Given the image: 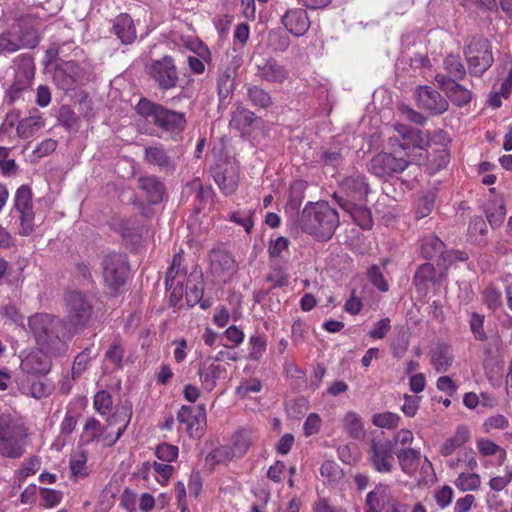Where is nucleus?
Listing matches in <instances>:
<instances>
[{"label":"nucleus","mask_w":512,"mask_h":512,"mask_svg":"<svg viewBox=\"0 0 512 512\" xmlns=\"http://www.w3.org/2000/svg\"><path fill=\"white\" fill-rule=\"evenodd\" d=\"M71 339L63 319L45 313L34 314V341L41 354L39 357L34 355V364L40 365L37 371L48 373L52 367V358L65 355Z\"/></svg>","instance_id":"obj_1"},{"label":"nucleus","mask_w":512,"mask_h":512,"mask_svg":"<svg viewBox=\"0 0 512 512\" xmlns=\"http://www.w3.org/2000/svg\"><path fill=\"white\" fill-rule=\"evenodd\" d=\"M369 192L370 187L365 176L351 175L341 181L339 191L333 194V198L352 220L367 230L373 225L371 211L367 207Z\"/></svg>","instance_id":"obj_2"},{"label":"nucleus","mask_w":512,"mask_h":512,"mask_svg":"<svg viewBox=\"0 0 512 512\" xmlns=\"http://www.w3.org/2000/svg\"><path fill=\"white\" fill-rule=\"evenodd\" d=\"M301 229L319 241L332 238L339 226L338 212L327 202H309L302 210L299 220Z\"/></svg>","instance_id":"obj_3"},{"label":"nucleus","mask_w":512,"mask_h":512,"mask_svg":"<svg viewBox=\"0 0 512 512\" xmlns=\"http://www.w3.org/2000/svg\"><path fill=\"white\" fill-rule=\"evenodd\" d=\"M426 156L410 153V144L400 142L399 148L393 152H379L368 163V170L374 176L386 180L405 171L410 164H420Z\"/></svg>","instance_id":"obj_4"},{"label":"nucleus","mask_w":512,"mask_h":512,"mask_svg":"<svg viewBox=\"0 0 512 512\" xmlns=\"http://www.w3.org/2000/svg\"><path fill=\"white\" fill-rule=\"evenodd\" d=\"M131 416L132 408L130 405L125 404L116 408L115 413L107 419L108 424L106 426H102L100 422L93 417L87 419L84 425L82 441L86 444H89L106 434L110 426L118 425L115 437L113 439H109L108 434L104 436V439L107 440V445L112 446L126 430L128 424L130 423Z\"/></svg>","instance_id":"obj_5"},{"label":"nucleus","mask_w":512,"mask_h":512,"mask_svg":"<svg viewBox=\"0 0 512 512\" xmlns=\"http://www.w3.org/2000/svg\"><path fill=\"white\" fill-rule=\"evenodd\" d=\"M66 322L68 337H73L87 327L92 314L91 299L83 292L72 290L65 294Z\"/></svg>","instance_id":"obj_6"},{"label":"nucleus","mask_w":512,"mask_h":512,"mask_svg":"<svg viewBox=\"0 0 512 512\" xmlns=\"http://www.w3.org/2000/svg\"><path fill=\"white\" fill-rule=\"evenodd\" d=\"M27 430L11 415H0V455L18 458L24 452Z\"/></svg>","instance_id":"obj_7"},{"label":"nucleus","mask_w":512,"mask_h":512,"mask_svg":"<svg viewBox=\"0 0 512 512\" xmlns=\"http://www.w3.org/2000/svg\"><path fill=\"white\" fill-rule=\"evenodd\" d=\"M102 277L105 286L112 295L122 291L129 275V262L125 254L112 252L105 255L101 262Z\"/></svg>","instance_id":"obj_8"},{"label":"nucleus","mask_w":512,"mask_h":512,"mask_svg":"<svg viewBox=\"0 0 512 512\" xmlns=\"http://www.w3.org/2000/svg\"><path fill=\"white\" fill-rule=\"evenodd\" d=\"M469 73L482 76L493 64L491 44L484 37H474L464 50Z\"/></svg>","instance_id":"obj_9"},{"label":"nucleus","mask_w":512,"mask_h":512,"mask_svg":"<svg viewBox=\"0 0 512 512\" xmlns=\"http://www.w3.org/2000/svg\"><path fill=\"white\" fill-rule=\"evenodd\" d=\"M86 71L74 61H62L57 64L53 74L55 85L64 91L75 90L88 80Z\"/></svg>","instance_id":"obj_10"},{"label":"nucleus","mask_w":512,"mask_h":512,"mask_svg":"<svg viewBox=\"0 0 512 512\" xmlns=\"http://www.w3.org/2000/svg\"><path fill=\"white\" fill-rule=\"evenodd\" d=\"M394 443L375 437L371 439L368 455L372 467L379 473H391L394 468Z\"/></svg>","instance_id":"obj_11"},{"label":"nucleus","mask_w":512,"mask_h":512,"mask_svg":"<svg viewBox=\"0 0 512 512\" xmlns=\"http://www.w3.org/2000/svg\"><path fill=\"white\" fill-rule=\"evenodd\" d=\"M149 75L160 90L167 91L173 89L179 82L175 61L172 56L168 55L152 61L149 67Z\"/></svg>","instance_id":"obj_12"},{"label":"nucleus","mask_w":512,"mask_h":512,"mask_svg":"<svg viewBox=\"0 0 512 512\" xmlns=\"http://www.w3.org/2000/svg\"><path fill=\"white\" fill-rule=\"evenodd\" d=\"M255 75L266 82L282 84L288 79V70L272 56L254 54L251 58Z\"/></svg>","instance_id":"obj_13"},{"label":"nucleus","mask_w":512,"mask_h":512,"mask_svg":"<svg viewBox=\"0 0 512 512\" xmlns=\"http://www.w3.org/2000/svg\"><path fill=\"white\" fill-rule=\"evenodd\" d=\"M177 420L186 425V432L191 438L199 439L206 428V410L204 404L198 406L183 405L177 413Z\"/></svg>","instance_id":"obj_14"},{"label":"nucleus","mask_w":512,"mask_h":512,"mask_svg":"<svg viewBox=\"0 0 512 512\" xmlns=\"http://www.w3.org/2000/svg\"><path fill=\"white\" fill-rule=\"evenodd\" d=\"M15 33L19 34L17 40H13L9 35H0V53L15 52L21 47L30 46L32 43V17L30 15L21 16L13 26Z\"/></svg>","instance_id":"obj_15"},{"label":"nucleus","mask_w":512,"mask_h":512,"mask_svg":"<svg viewBox=\"0 0 512 512\" xmlns=\"http://www.w3.org/2000/svg\"><path fill=\"white\" fill-rule=\"evenodd\" d=\"M14 209L20 221L19 233L28 236L32 233V189L28 184L20 186L14 196Z\"/></svg>","instance_id":"obj_16"},{"label":"nucleus","mask_w":512,"mask_h":512,"mask_svg":"<svg viewBox=\"0 0 512 512\" xmlns=\"http://www.w3.org/2000/svg\"><path fill=\"white\" fill-rule=\"evenodd\" d=\"M210 273L217 281L227 282L237 272L238 266L228 251L212 249L209 252Z\"/></svg>","instance_id":"obj_17"},{"label":"nucleus","mask_w":512,"mask_h":512,"mask_svg":"<svg viewBox=\"0 0 512 512\" xmlns=\"http://www.w3.org/2000/svg\"><path fill=\"white\" fill-rule=\"evenodd\" d=\"M421 254L425 259L437 258V265L442 267L444 276L448 267L454 261L453 252L445 249V244L436 235H428L421 239Z\"/></svg>","instance_id":"obj_18"},{"label":"nucleus","mask_w":512,"mask_h":512,"mask_svg":"<svg viewBox=\"0 0 512 512\" xmlns=\"http://www.w3.org/2000/svg\"><path fill=\"white\" fill-rule=\"evenodd\" d=\"M212 176L224 194L230 195L236 191L239 182V169L236 163L226 161L216 164L212 169Z\"/></svg>","instance_id":"obj_19"},{"label":"nucleus","mask_w":512,"mask_h":512,"mask_svg":"<svg viewBox=\"0 0 512 512\" xmlns=\"http://www.w3.org/2000/svg\"><path fill=\"white\" fill-rule=\"evenodd\" d=\"M415 97L418 106L434 115L443 114L449 108V103L445 97L430 86H418L415 90Z\"/></svg>","instance_id":"obj_20"},{"label":"nucleus","mask_w":512,"mask_h":512,"mask_svg":"<svg viewBox=\"0 0 512 512\" xmlns=\"http://www.w3.org/2000/svg\"><path fill=\"white\" fill-rule=\"evenodd\" d=\"M32 83V58L22 55L18 64L16 81L9 89L11 101H16L24 93H29Z\"/></svg>","instance_id":"obj_21"},{"label":"nucleus","mask_w":512,"mask_h":512,"mask_svg":"<svg viewBox=\"0 0 512 512\" xmlns=\"http://www.w3.org/2000/svg\"><path fill=\"white\" fill-rule=\"evenodd\" d=\"M435 81L454 105L462 107L470 103L472 92L457 81L446 79V76L440 73L436 74Z\"/></svg>","instance_id":"obj_22"},{"label":"nucleus","mask_w":512,"mask_h":512,"mask_svg":"<svg viewBox=\"0 0 512 512\" xmlns=\"http://www.w3.org/2000/svg\"><path fill=\"white\" fill-rule=\"evenodd\" d=\"M281 24L293 36L301 37L309 30L311 22L306 10L292 8L281 16Z\"/></svg>","instance_id":"obj_23"},{"label":"nucleus","mask_w":512,"mask_h":512,"mask_svg":"<svg viewBox=\"0 0 512 512\" xmlns=\"http://www.w3.org/2000/svg\"><path fill=\"white\" fill-rule=\"evenodd\" d=\"M144 159L147 163L157 166L160 171L167 174H173L176 170L174 160L161 144L146 147Z\"/></svg>","instance_id":"obj_24"},{"label":"nucleus","mask_w":512,"mask_h":512,"mask_svg":"<svg viewBox=\"0 0 512 512\" xmlns=\"http://www.w3.org/2000/svg\"><path fill=\"white\" fill-rule=\"evenodd\" d=\"M138 188L144 193L146 200L150 204L160 203L165 195L163 182L154 175L139 177Z\"/></svg>","instance_id":"obj_25"},{"label":"nucleus","mask_w":512,"mask_h":512,"mask_svg":"<svg viewBox=\"0 0 512 512\" xmlns=\"http://www.w3.org/2000/svg\"><path fill=\"white\" fill-rule=\"evenodd\" d=\"M226 369L220 365L210 361V358L200 363L198 375L202 384V387L206 391H212L217 386V380L221 377V374L225 373Z\"/></svg>","instance_id":"obj_26"},{"label":"nucleus","mask_w":512,"mask_h":512,"mask_svg":"<svg viewBox=\"0 0 512 512\" xmlns=\"http://www.w3.org/2000/svg\"><path fill=\"white\" fill-rule=\"evenodd\" d=\"M157 127L166 132H181L186 127L185 113L163 106Z\"/></svg>","instance_id":"obj_27"},{"label":"nucleus","mask_w":512,"mask_h":512,"mask_svg":"<svg viewBox=\"0 0 512 512\" xmlns=\"http://www.w3.org/2000/svg\"><path fill=\"white\" fill-rule=\"evenodd\" d=\"M112 30L122 44H131L136 39L133 20L126 13H121L114 19Z\"/></svg>","instance_id":"obj_28"},{"label":"nucleus","mask_w":512,"mask_h":512,"mask_svg":"<svg viewBox=\"0 0 512 512\" xmlns=\"http://www.w3.org/2000/svg\"><path fill=\"white\" fill-rule=\"evenodd\" d=\"M454 361L451 347L445 343H439L431 351V364L437 373H445Z\"/></svg>","instance_id":"obj_29"},{"label":"nucleus","mask_w":512,"mask_h":512,"mask_svg":"<svg viewBox=\"0 0 512 512\" xmlns=\"http://www.w3.org/2000/svg\"><path fill=\"white\" fill-rule=\"evenodd\" d=\"M236 67L225 68L218 77L217 89L219 95V106L226 105V100L234 91Z\"/></svg>","instance_id":"obj_30"},{"label":"nucleus","mask_w":512,"mask_h":512,"mask_svg":"<svg viewBox=\"0 0 512 512\" xmlns=\"http://www.w3.org/2000/svg\"><path fill=\"white\" fill-rule=\"evenodd\" d=\"M470 440V431L468 427L461 425L458 426L455 434L440 446V454L444 457L452 455L456 449L464 446Z\"/></svg>","instance_id":"obj_31"},{"label":"nucleus","mask_w":512,"mask_h":512,"mask_svg":"<svg viewBox=\"0 0 512 512\" xmlns=\"http://www.w3.org/2000/svg\"><path fill=\"white\" fill-rule=\"evenodd\" d=\"M163 105L142 97L135 106L136 113L149 124L157 127Z\"/></svg>","instance_id":"obj_32"},{"label":"nucleus","mask_w":512,"mask_h":512,"mask_svg":"<svg viewBox=\"0 0 512 512\" xmlns=\"http://www.w3.org/2000/svg\"><path fill=\"white\" fill-rule=\"evenodd\" d=\"M401 470L407 475H413L419 466L421 459L420 451L403 447L396 453Z\"/></svg>","instance_id":"obj_33"},{"label":"nucleus","mask_w":512,"mask_h":512,"mask_svg":"<svg viewBox=\"0 0 512 512\" xmlns=\"http://www.w3.org/2000/svg\"><path fill=\"white\" fill-rule=\"evenodd\" d=\"M396 129L403 136L402 142L410 144V153L419 154L422 152L426 139L421 130L408 128L403 125L396 126Z\"/></svg>","instance_id":"obj_34"},{"label":"nucleus","mask_w":512,"mask_h":512,"mask_svg":"<svg viewBox=\"0 0 512 512\" xmlns=\"http://www.w3.org/2000/svg\"><path fill=\"white\" fill-rule=\"evenodd\" d=\"M388 492V487L383 485H380L370 491L365 500V512H382L385 508Z\"/></svg>","instance_id":"obj_35"},{"label":"nucleus","mask_w":512,"mask_h":512,"mask_svg":"<svg viewBox=\"0 0 512 512\" xmlns=\"http://www.w3.org/2000/svg\"><path fill=\"white\" fill-rule=\"evenodd\" d=\"M182 264V255L180 253H176L173 258L170 267L168 268L166 272L165 277V288L170 289L171 286L174 285L176 282H182V284H185L186 278V271L181 268Z\"/></svg>","instance_id":"obj_36"},{"label":"nucleus","mask_w":512,"mask_h":512,"mask_svg":"<svg viewBox=\"0 0 512 512\" xmlns=\"http://www.w3.org/2000/svg\"><path fill=\"white\" fill-rule=\"evenodd\" d=\"M255 120L256 115L254 112L245 107L238 106L232 113L230 126L243 133L247 131Z\"/></svg>","instance_id":"obj_37"},{"label":"nucleus","mask_w":512,"mask_h":512,"mask_svg":"<svg viewBox=\"0 0 512 512\" xmlns=\"http://www.w3.org/2000/svg\"><path fill=\"white\" fill-rule=\"evenodd\" d=\"M98 355L97 352L94 351V346L86 347L82 352L76 355L73 365H72V378H79L83 372H85L93 358Z\"/></svg>","instance_id":"obj_38"},{"label":"nucleus","mask_w":512,"mask_h":512,"mask_svg":"<svg viewBox=\"0 0 512 512\" xmlns=\"http://www.w3.org/2000/svg\"><path fill=\"white\" fill-rule=\"evenodd\" d=\"M255 439V433L250 430L241 429L236 431L232 437V443L237 457L245 455Z\"/></svg>","instance_id":"obj_39"},{"label":"nucleus","mask_w":512,"mask_h":512,"mask_svg":"<svg viewBox=\"0 0 512 512\" xmlns=\"http://www.w3.org/2000/svg\"><path fill=\"white\" fill-rule=\"evenodd\" d=\"M444 68L448 74L446 79L454 81L463 80L466 77V69L457 55L449 54L444 59Z\"/></svg>","instance_id":"obj_40"},{"label":"nucleus","mask_w":512,"mask_h":512,"mask_svg":"<svg viewBox=\"0 0 512 512\" xmlns=\"http://www.w3.org/2000/svg\"><path fill=\"white\" fill-rule=\"evenodd\" d=\"M247 97L254 106L259 108H268L272 105L270 93L258 85L247 87Z\"/></svg>","instance_id":"obj_41"},{"label":"nucleus","mask_w":512,"mask_h":512,"mask_svg":"<svg viewBox=\"0 0 512 512\" xmlns=\"http://www.w3.org/2000/svg\"><path fill=\"white\" fill-rule=\"evenodd\" d=\"M40 368L39 364H34V377L36 376L38 379H34V398H42L50 395L54 390L53 381L46 378L48 373L42 374L37 371Z\"/></svg>","instance_id":"obj_42"},{"label":"nucleus","mask_w":512,"mask_h":512,"mask_svg":"<svg viewBox=\"0 0 512 512\" xmlns=\"http://www.w3.org/2000/svg\"><path fill=\"white\" fill-rule=\"evenodd\" d=\"M186 187L195 191V212L200 213L211 196V188L203 186L199 180L188 183Z\"/></svg>","instance_id":"obj_43"},{"label":"nucleus","mask_w":512,"mask_h":512,"mask_svg":"<svg viewBox=\"0 0 512 512\" xmlns=\"http://www.w3.org/2000/svg\"><path fill=\"white\" fill-rule=\"evenodd\" d=\"M436 195L432 191L422 194L415 207V217L417 220L427 217L431 214L435 206Z\"/></svg>","instance_id":"obj_44"},{"label":"nucleus","mask_w":512,"mask_h":512,"mask_svg":"<svg viewBox=\"0 0 512 512\" xmlns=\"http://www.w3.org/2000/svg\"><path fill=\"white\" fill-rule=\"evenodd\" d=\"M344 426L349 435L354 439H359L364 435L362 420L355 412H348L346 414Z\"/></svg>","instance_id":"obj_45"},{"label":"nucleus","mask_w":512,"mask_h":512,"mask_svg":"<svg viewBox=\"0 0 512 512\" xmlns=\"http://www.w3.org/2000/svg\"><path fill=\"white\" fill-rule=\"evenodd\" d=\"M268 46L276 52H284L290 46V38L281 30H271L268 33Z\"/></svg>","instance_id":"obj_46"},{"label":"nucleus","mask_w":512,"mask_h":512,"mask_svg":"<svg viewBox=\"0 0 512 512\" xmlns=\"http://www.w3.org/2000/svg\"><path fill=\"white\" fill-rule=\"evenodd\" d=\"M116 230L123 238L133 239L141 236V230L132 219H121L114 223Z\"/></svg>","instance_id":"obj_47"},{"label":"nucleus","mask_w":512,"mask_h":512,"mask_svg":"<svg viewBox=\"0 0 512 512\" xmlns=\"http://www.w3.org/2000/svg\"><path fill=\"white\" fill-rule=\"evenodd\" d=\"M485 316L477 312L471 313L469 326L475 340L484 342L488 336L484 330Z\"/></svg>","instance_id":"obj_48"},{"label":"nucleus","mask_w":512,"mask_h":512,"mask_svg":"<svg viewBox=\"0 0 512 512\" xmlns=\"http://www.w3.org/2000/svg\"><path fill=\"white\" fill-rule=\"evenodd\" d=\"M435 268L430 263L420 265L414 275V284L417 287L425 286L427 282L435 281Z\"/></svg>","instance_id":"obj_49"},{"label":"nucleus","mask_w":512,"mask_h":512,"mask_svg":"<svg viewBox=\"0 0 512 512\" xmlns=\"http://www.w3.org/2000/svg\"><path fill=\"white\" fill-rule=\"evenodd\" d=\"M59 123L66 129H74L78 125L79 117L68 105H62L56 114Z\"/></svg>","instance_id":"obj_50"},{"label":"nucleus","mask_w":512,"mask_h":512,"mask_svg":"<svg viewBox=\"0 0 512 512\" xmlns=\"http://www.w3.org/2000/svg\"><path fill=\"white\" fill-rule=\"evenodd\" d=\"M480 476L476 473H461L455 485L461 491H475L480 487Z\"/></svg>","instance_id":"obj_51"},{"label":"nucleus","mask_w":512,"mask_h":512,"mask_svg":"<svg viewBox=\"0 0 512 512\" xmlns=\"http://www.w3.org/2000/svg\"><path fill=\"white\" fill-rule=\"evenodd\" d=\"M249 344L251 346V351L249 353V358L251 360H259L267 347V338L265 335L256 333L250 337Z\"/></svg>","instance_id":"obj_52"},{"label":"nucleus","mask_w":512,"mask_h":512,"mask_svg":"<svg viewBox=\"0 0 512 512\" xmlns=\"http://www.w3.org/2000/svg\"><path fill=\"white\" fill-rule=\"evenodd\" d=\"M399 421L400 416L393 412L377 413L372 418V422L375 426L386 429L397 427Z\"/></svg>","instance_id":"obj_53"},{"label":"nucleus","mask_w":512,"mask_h":512,"mask_svg":"<svg viewBox=\"0 0 512 512\" xmlns=\"http://www.w3.org/2000/svg\"><path fill=\"white\" fill-rule=\"evenodd\" d=\"M234 457H237V454L233 447L221 446L210 452L206 460L214 464L231 461Z\"/></svg>","instance_id":"obj_54"},{"label":"nucleus","mask_w":512,"mask_h":512,"mask_svg":"<svg viewBox=\"0 0 512 512\" xmlns=\"http://www.w3.org/2000/svg\"><path fill=\"white\" fill-rule=\"evenodd\" d=\"M185 282L186 286L184 287V290L186 302L188 306L193 307L202 300L204 291L203 284H200V286L192 284L190 279H187Z\"/></svg>","instance_id":"obj_55"},{"label":"nucleus","mask_w":512,"mask_h":512,"mask_svg":"<svg viewBox=\"0 0 512 512\" xmlns=\"http://www.w3.org/2000/svg\"><path fill=\"white\" fill-rule=\"evenodd\" d=\"M367 277L370 283L381 292L389 290V284L384 278L379 266L372 265L367 271Z\"/></svg>","instance_id":"obj_56"},{"label":"nucleus","mask_w":512,"mask_h":512,"mask_svg":"<svg viewBox=\"0 0 512 512\" xmlns=\"http://www.w3.org/2000/svg\"><path fill=\"white\" fill-rule=\"evenodd\" d=\"M87 456L84 452L74 454L70 458V470L75 477H84L87 475L86 471Z\"/></svg>","instance_id":"obj_57"},{"label":"nucleus","mask_w":512,"mask_h":512,"mask_svg":"<svg viewBox=\"0 0 512 512\" xmlns=\"http://www.w3.org/2000/svg\"><path fill=\"white\" fill-rule=\"evenodd\" d=\"M112 397L105 391L101 390L94 396V407L101 415H107L112 408Z\"/></svg>","instance_id":"obj_58"},{"label":"nucleus","mask_w":512,"mask_h":512,"mask_svg":"<svg viewBox=\"0 0 512 512\" xmlns=\"http://www.w3.org/2000/svg\"><path fill=\"white\" fill-rule=\"evenodd\" d=\"M41 505L50 508L56 506L62 499V493L60 491L43 488L39 489Z\"/></svg>","instance_id":"obj_59"},{"label":"nucleus","mask_w":512,"mask_h":512,"mask_svg":"<svg viewBox=\"0 0 512 512\" xmlns=\"http://www.w3.org/2000/svg\"><path fill=\"white\" fill-rule=\"evenodd\" d=\"M155 455L164 462H172L178 457V447L168 443L159 444L156 447Z\"/></svg>","instance_id":"obj_60"},{"label":"nucleus","mask_w":512,"mask_h":512,"mask_svg":"<svg viewBox=\"0 0 512 512\" xmlns=\"http://www.w3.org/2000/svg\"><path fill=\"white\" fill-rule=\"evenodd\" d=\"M320 160L324 165L338 166L343 160L341 148L336 146L329 147L321 154Z\"/></svg>","instance_id":"obj_61"},{"label":"nucleus","mask_w":512,"mask_h":512,"mask_svg":"<svg viewBox=\"0 0 512 512\" xmlns=\"http://www.w3.org/2000/svg\"><path fill=\"white\" fill-rule=\"evenodd\" d=\"M483 301L493 311L502 306L501 293L493 287H488L483 292Z\"/></svg>","instance_id":"obj_62"},{"label":"nucleus","mask_w":512,"mask_h":512,"mask_svg":"<svg viewBox=\"0 0 512 512\" xmlns=\"http://www.w3.org/2000/svg\"><path fill=\"white\" fill-rule=\"evenodd\" d=\"M320 474L329 482H334L340 477L341 470L334 461H325L320 468Z\"/></svg>","instance_id":"obj_63"},{"label":"nucleus","mask_w":512,"mask_h":512,"mask_svg":"<svg viewBox=\"0 0 512 512\" xmlns=\"http://www.w3.org/2000/svg\"><path fill=\"white\" fill-rule=\"evenodd\" d=\"M124 356V349L119 341H114L105 354V358L113 364L120 366Z\"/></svg>","instance_id":"obj_64"}]
</instances>
